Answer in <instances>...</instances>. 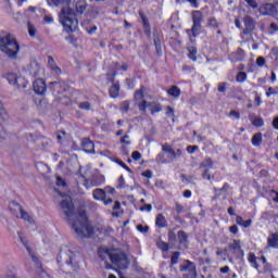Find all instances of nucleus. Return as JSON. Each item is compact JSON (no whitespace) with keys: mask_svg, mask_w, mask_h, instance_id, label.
<instances>
[{"mask_svg":"<svg viewBox=\"0 0 278 278\" xmlns=\"http://www.w3.org/2000/svg\"><path fill=\"white\" fill-rule=\"evenodd\" d=\"M27 28H28V34H29L30 38H36V33H37L36 26L34 24H31V22H28Z\"/></svg>","mask_w":278,"mask_h":278,"instance_id":"nucleus-43","label":"nucleus"},{"mask_svg":"<svg viewBox=\"0 0 278 278\" xmlns=\"http://www.w3.org/2000/svg\"><path fill=\"white\" fill-rule=\"evenodd\" d=\"M139 16L142 21L143 29H144V35L147 38H151V24L149 23V17L144 15V12L139 11Z\"/></svg>","mask_w":278,"mask_h":278,"instance_id":"nucleus-19","label":"nucleus"},{"mask_svg":"<svg viewBox=\"0 0 278 278\" xmlns=\"http://www.w3.org/2000/svg\"><path fill=\"white\" fill-rule=\"evenodd\" d=\"M192 27L191 29H187V36L192 40V38H197L199 34H201V24L203 23V13L201 11H193L192 13Z\"/></svg>","mask_w":278,"mask_h":278,"instance_id":"nucleus-9","label":"nucleus"},{"mask_svg":"<svg viewBox=\"0 0 278 278\" xmlns=\"http://www.w3.org/2000/svg\"><path fill=\"white\" fill-rule=\"evenodd\" d=\"M248 262H250V264H253L254 268H260V265L257 264V256H255L254 253H249Z\"/></svg>","mask_w":278,"mask_h":278,"instance_id":"nucleus-40","label":"nucleus"},{"mask_svg":"<svg viewBox=\"0 0 278 278\" xmlns=\"http://www.w3.org/2000/svg\"><path fill=\"white\" fill-rule=\"evenodd\" d=\"M153 42L155 47V52L159 58H162L164 55V52L162 51V45L164 42V35L159 31L157 29L153 30Z\"/></svg>","mask_w":278,"mask_h":278,"instance_id":"nucleus-14","label":"nucleus"},{"mask_svg":"<svg viewBox=\"0 0 278 278\" xmlns=\"http://www.w3.org/2000/svg\"><path fill=\"white\" fill-rule=\"evenodd\" d=\"M157 249H160V251H162L163 253L168 252V249H170L169 244L163 240L159 241L156 243Z\"/></svg>","mask_w":278,"mask_h":278,"instance_id":"nucleus-39","label":"nucleus"},{"mask_svg":"<svg viewBox=\"0 0 278 278\" xmlns=\"http://www.w3.org/2000/svg\"><path fill=\"white\" fill-rule=\"evenodd\" d=\"M48 66L56 75H61L62 74V70L60 68V66H58V64L55 63V59H53V56H48Z\"/></svg>","mask_w":278,"mask_h":278,"instance_id":"nucleus-27","label":"nucleus"},{"mask_svg":"<svg viewBox=\"0 0 278 278\" xmlns=\"http://www.w3.org/2000/svg\"><path fill=\"white\" fill-rule=\"evenodd\" d=\"M146 92H147V87H144L143 85H141L140 88L135 91L134 101L135 103H137V105L138 103H142Z\"/></svg>","mask_w":278,"mask_h":278,"instance_id":"nucleus-21","label":"nucleus"},{"mask_svg":"<svg viewBox=\"0 0 278 278\" xmlns=\"http://www.w3.org/2000/svg\"><path fill=\"white\" fill-rule=\"evenodd\" d=\"M217 91L223 93L227 92V83H219L217 85Z\"/></svg>","mask_w":278,"mask_h":278,"instance_id":"nucleus-52","label":"nucleus"},{"mask_svg":"<svg viewBox=\"0 0 278 278\" xmlns=\"http://www.w3.org/2000/svg\"><path fill=\"white\" fill-rule=\"evenodd\" d=\"M251 123L254 127H264V118L262 117H254L251 119Z\"/></svg>","mask_w":278,"mask_h":278,"instance_id":"nucleus-45","label":"nucleus"},{"mask_svg":"<svg viewBox=\"0 0 278 278\" xmlns=\"http://www.w3.org/2000/svg\"><path fill=\"white\" fill-rule=\"evenodd\" d=\"M65 40H67V42H70L71 45H77V39L75 38V35H70L65 38Z\"/></svg>","mask_w":278,"mask_h":278,"instance_id":"nucleus-60","label":"nucleus"},{"mask_svg":"<svg viewBox=\"0 0 278 278\" xmlns=\"http://www.w3.org/2000/svg\"><path fill=\"white\" fill-rule=\"evenodd\" d=\"M165 111H166L165 114L167 116H175V109H173L172 106H166Z\"/></svg>","mask_w":278,"mask_h":278,"instance_id":"nucleus-59","label":"nucleus"},{"mask_svg":"<svg viewBox=\"0 0 278 278\" xmlns=\"http://www.w3.org/2000/svg\"><path fill=\"white\" fill-rule=\"evenodd\" d=\"M228 251L231 255H235V257H244L242 241L239 239H233L232 242L228 244Z\"/></svg>","mask_w":278,"mask_h":278,"instance_id":"nucleus-13","label":"nucleus"},{"mask_svg":"<svg viewBox=\"0 0 278 278\" xmlns=\"http://www.w3.org/2000/svg\"><path fill=\"white\" fill-rule=\"evenodd\" d=\"M262 141H263L262 132L254 134L251 139V143L253 147H262Z\"/></svg>","mask_w":278,"mask_h":278,"instance_id":"nucleus-30","label":"nucleus"},{"mask_svg":"<svg viewBox=\"0 0 278 278\" xmlns=\"http://www.w3.org/2000/svg\"><path fill=\"white\" fill-rule=\"evenodd\" d=\"M121 94V85L118 83H114L109 89V96L111 99H118Z\"/></svg>","mask_w":278,"mask_h":278,"instance_id":"nucleus-23","label":"nucleus"},{"mask_svg":"<svg viewBox=\"0 0 278 278\" xmlns=\"http://www.w3.org/2000/svg\"><path fill=\"white\" fill-rule=\"evenodd\" d=\"M267 245L269 247V249H278V232H273L267 238Z\"/></svg>","mask_w":278,"mask_h":278,"instance_id":"nucleus-25","label":"nucleus"},{"mask_svg":"<svg viewBox=\"0 0 278 278\" xmlns=\"http://www.w3.org/2000/svg\"><path fill=\"white\" fill-rule=\"evenodd\" d=\"M80 177L83 178V186L87 190H90V188H99V186L105 184V176L100 174L99 170H96L90 178H87L84 174H80Z\"/></svg>","mask_w":278,"mask_h":278,"instance_id":"nucleus-7","label":"nucleus"},{"mask_svg":"<svg viewBox=\"0 0 278 278\" xmlns=\"http://www.w3.org/2000/svg\"><path fill=\"white\" fill-rule=\"evenodd\" d=\"M237 81H239L240 84H242L243 81H247V73L239 72L237 74Z\"/></svg>","mask_w":278,"mask_h":278,"instance_id":"nucleus-49","label":"nucleus"},{"mask_svg":"<svg viewBox=\"0 0 278 278\" xmlns=\"http://www.w3.org/2000/svg\"><path fill=\"white\" fill-rule=\"evenodd\" d=\"M66 88L67 86L64 81H54L50 84V90L54 97H58V94H64V92H66Z\"/></svg>","mask_w":278,"mask_h":278,"instance_id":"nucleus-16","label":"nucleus"},{"mask_svg":"<svg viewBox=\"0 0 278 278\" xmlns=\"http://www.w3.org/2000/svg\"><path fill=\"white\" fill-rule=\"evenodd\" d=\"M278 2L274 3H265L261 5L260 12L263 16H273L274 18H278Z\"/></svg>","mask_w":278,"mask_h":278,"instance_id":"nucleus-12","label":"nucleus"},{"mask_svg":"<svg viewBox=\"0 0 278 278\" xmlns=\"http://www.w3.org/2000/svg\"><path fill=\"white\" fill-rule=\"evenodd\" d=\"M248 5L252 8L253 10H257V2L255 0H245Z\"/></svg>","mask_w":278,"mask_h":278,"instance_id":"nucleus-61","label":"nucleus"},{"mask_svg":"<svg viewBox=\"0 0 278 278\" xmlns=\"http://www.w3.org/2000/svg\"><path fill=\"white\" fill-rule=\"evenodd\" d=\"M260 262H262L263 264H265V273H268L271 270V266L270 264L268 263V261L266 260V256H261L260 258Z\"/></svg>","mask_w":278,"mask_h":278,"instance_id":"nucleus-47","label":"nucleus"},{"mask_svg":"<svg viewBox=\"0 0 278 278\" xmlns=\"http://www.w3.org/2000/svg\"><path fill=\"white\" fill-rule=\"evenodd\" d=\"M207 27H212L213 29H218L220 27V24L216 20V17H210L207 22Z\"/></svg>","mask_w":278,"mask_h":278,"instance_id":"nucleus-42","label":"nucleus"},{"mask_svg":"<svg viewBox=\"0 0 278 278\" xmlns=\"http://www.w3.org/2000/svg\"><path fill=\"white\" fill-rule=\"evenodd\" d=\"M60 206L61 210L64 211V215L68 222L73 218L71 227L79 238H90V236H94V228L88 223V214L86 211L75 213V204L71 199L61 201Z\"/></svg>","mask_w":278,"mask_h":278,"instance_id":"nucleus-1","label":"nucleus"},{"mask_svg":"<svg viewBox=\"0 0 278 278\" xmlns=\"http://www.w3.org/2000/svg\"><path fill=\"white\" fill-rule=\"evenodd\" d=\"M167 239H168L169 244H175L177 242V233H175V229L168 230Z\"/></svg>","mask_w":278,"mask_h":278,"instance_id":"nucleus-38","label":"nucleus"},{"mask_svg":"<svg viewBox=\"0 0 278 278\" xmlns=\"http://www.w3.org/2000/svg\"><path fill=\"white\" fill-rule=\"evenodd\" d=\"M17 236L22 242V244L25 247L26 251L29 253L33 262L36 264L37 268H39V277L40 278H51L49 276V274H47L45 271V269H42V263L40 262V260L38 258V256H36V254H34V251L31 250V248H29V243L25 240V238L23 237V232H17Z\"/></svg>","mask_w":278,"mask_h":278,"instance_id":"nucleus-8","label":"nucleus"},{"mask_svg":"<svg viewBox=\"0 0 278 278\" xmlns=\"http://www.w3.org/2000/svg\"><path fill=\"white\" fill-rule=\"evenodd\" d=\"M0 51L5 53L8 58L16 60L18 58V52L21 51V46L16 41V37L12 34H7L4 37H0Z\"/></svg>","mask_w":278,"mask_h":278,"instance_id":"nucleus-3","label":"nucleus"},{"mask_svg":"<svg viewBox=\"0 0 278 278\" xmlns=\"http://www.w3.org/2000/svg\"><path fill=\"white\" fill-rule=\"evenodd\" d=\"M137 108L141 114H147V108H149L152 116L162 112V103L157 101L148 102L147 100H143L137 104Z\"/></svg>","mask_w":278,"mask_h":278,"instance_id":"nucleus-10","label":"nucleus"},{"mask_svg":"<svg viewBox=\"0 0 278 278\" xmlns=\"http://www.w3.org/2000/svg\"><path fill=\"white\" fill-rule=\"evenodd\" d=\"M3 77H4V79H7V81H9L10 86H14L16 84V79H17L18 75H16L14 73H8Z\"/></svg>","mask_w":278,"mask_h":278,"instance_id":"nucleus-35","label":"nucleus"},{"mask_svg":"<svg viewBox=\"0 0 278 278\" xmlns=\"http://www.w3.org/2000/svg\"><path fill=\"white\" fill-rule=\"evenodd\" d=\"M167 94L172 99H179L181 97V89L177 85H173L167 89Z\"/></svg>","mask_w":278,"mask_h":278,"instance_id":"nucleus-24","label":"nucleus"},{"mask_svg":"<svg viewBox=\"0 0 278 278\" xmlns=\"http://www.w3.org/2000/svg\"><path fill=\"white\" fill-rule=\"evenodd\" d=\"M0 118L1 121H8V112H5V109H3V103L0 101ZM8 138V131L3 129V126L0 124V140H5Z\"/></svg>","mask_w":278,"mask_h":278,"instance_id":"nucleus-17","label":"nucleus"},{"mask_svg":"<svg viewBox=\"0 0 278 278\" xmlns=\"http://www.w3.org/2000/svg\"><path fill=\"white\" fill-rule=\"evenodd\" d=\"M202 177H203V179H207V181H211L212 175L210 174V169H204Z\"/></svg>","mask_w":278,"mask_h":278,"instance_id":"nucleus-58","label":"nucleus"},{"mask_svg":"<svg viewBox=\"0 0 278 278\" xmlns=\"http://www.w3.org/2000/svg\"><path fill=\"white\" fill-rule=\"evenodd\" d=\"M214 192H227L229 190V182H225L222 188H214Z\"/></svg>","mask_w":278,"mask_h":278,"instance_id":"nucleus-48","label":"nucleus"},{"mask_svg":"<svg viewBox=\"0 0 278 278\" xmlns=\"http://www.w3.org/2000/svg\"><path fill=\"white\" fill-rule=\"evenodd\" d=\"M181 256L180 252H174L170 257V264L172 266H175L176 264H179V257Z\"/></svg>","mask_w":278,"mask_h":278,"instance_id":"nucleus-46","label":"nucleus"},{"mask_svg":"<svg viewBox=\"0 0 278 278\" xmlns=\"http://www.w3.org/2000/svg\"><path fill=\"white\" fill-rule=\"evenodd\" d=\"M256 64L257 66H264V64H266V59H264V56H258L256 59Z\"/></svg>","mask_w":278,"mask_h":278,"instance_id":"nucleus-62","label":"nucleus"},{"mask_svg":"<svg viewBox=\"0 0 278 278\" xmlns=\"http://www.w3.org/2000/svg\"><path fill=\"white\" fill-rule=\"evenodd\" d=\"M200 168H204V169H211L214 168V161L212 160V157H205L204 161L200 164Z\"/></svg>","mask_w":278,"mask_h":278,"instance_id":"nucleus-32","label":"nucleus"},{"mask_svg":"<svg viewBox=\"0 0 278 278\" xmlns=\"http://www.w3.org/2000/svg\"><path fill=\"white\" fill-rule=\"evenodd\" d=\"M56 262L60 264L61 270H64L65 266H71L74 273L79 270V261H77V253L71 250H61L56 255Z\"/></svg>","mask_w":278,"mask_h":278,"instance_id":"nucleus-4","label":"nucleus"},{"mask_svg":"<svg viewBox=\"0 0 278 278\" xmlns=\"http://www.w3.org/2000/svg\"><path fill=\"white\" fill-rule=\"evenodd\" d=\"M118 190H122L123 188H125V177L121 176L117 179V187Z\"/></svg>","mask_w":278,"mask_h":278,"instance_id":"nucleus-53","label":"nucleus"},{"mask_svg":"<svg viewBox=\"0 0 278 278\" xmlns=\"http://www.w3.org/2000/svg\"><path fill=\"white\" fill-rule=\"evenodd\" d=\"M92 197L94 201H105V197H108V194H105V190L97 188L92 191Z\"/></svg>","mask_w":278,"mask_h":278,"instance_id":"nucleus-26","label":"nucleus"},{"mask_svg":"<svg viewBox=\"0 0 278 278\" xmlns=\"http://www.w3.org/2000/svg\"><path fill=\"white\" fill-rule=\"evenodd\" d=\"M269 31H270L271 34L277 33V31H278V25L275 24V23H271V24L269 25Z\"/></svg>","mask_w":278,"mask_h":278,"instance_id":"nucleus-63","label":"nucleus"},{"mask_svg":"<svg viewBox=\"0 0 278 278\" xmlns=\"http://www.w3.org/2000/svg\"><path fill=\"white\" fill-rule=\"evenodd\" d=\"M155 227H157V229H166V227H168V220H166L164 214L160 213L156 215Z\"/></svg>","mask_w":278,"mask_h":278,"instance_id":"nucleus-22","label":"nucleus"},{"mask_svg":"<svg viewBox=\"0 0 278 278\" xmlns=\"http://www.w3.org/2000/svg\"><path fill=\"white\" fill-rule=\"evenodd\" d=\"M177 240L179 244V249H188V233L184 230H179L177 232Z\"/></svg>","mask_w":278,"mask_h":278,"instance_id":"nucleus-20","label":"nucleus"},{"mask_svg":"<svg viewBox=\"0 0 278 278\" xmlns=\"http://www.w3.org/2000/svg\"><path fill=\"white\" fill-rule=\"evenodd\" d=\"M129 108H131V101L125 100L119 105V111L127 114L129 112Z\"/></svg>","mask_w":278,"mask_h":278,"instance_id":"nucleus-37","label":"nucleus"},{"mask_svg":"<svg viewBox=\"0 0 278 278\" xmlns=\"http://www.w3.org/2000/svg\"><path fill=\"white\" fill-rule=\"evenodd\" d=\"M78 109L84 110L85 112H90V110H92V104L89 101L80 102Z\"/></svg>","mask_w":278,"mask_h":278,"instance_id":"nucleus-41","label":"nucleus"},{"mask_svg":"<svg viewBox=\"0 0 278 278\" xmlns=\"http://www.w3.org/2000/svg\"><path fill=\"white\" fill-rule=\"evenodd\" d=\"M195 151H199V146H188L187 147V152L192 155Z\"/></svg>","mask_w":278,"mask_h":278,"instance_id":"nucleus-57","label":"nucleus"},{"mask_svg":"<svg viewBox=\"0 0 278 278\" xmlns=\"http://www.w3.org/2000/svg\"><path fill=\"white\" fill-rule=\"evenodd\" d=\"M103 190H104L105 194H112V195L116 194V189L112 186H106V187H104Z\"/></svg>","mask_w":278,"mask_h":278,"instance_id":"nucleus-51","label":"nucleus"},{"mask_svg":"<svg viewBox=\"0 0 278 278\" xmlns=\"http://www.w3.org/2000/svg\"><path fill=\"white\" fill-rule=\"evenodd\" d=\"M131 157L132 160H135V162H140V160L142 159V154L139 151H134Z\"/></svg>","mask_w":278,"mask_h":278,"instance_id":"nucleus-54","label":"nucleus"},{"mask_svg":"<svg viewBox=\"0 0 278 278\" xmlns=\"http://www.w3.org/2000/svg\"><path fill=\"white\" fill-rule=\"evenodd\" d=\"M81 147H83V149H85L89 153L91 151H94V143L90 140V138L83 139Z\"/></svg>","mask_w":278,"mask_h":278,"instance_id":"nucleus-29","label":"nucleus"},{"mask_svg":"<svg viewBox=\"0 0 278 278\" xmlns=\"http://www.w3.org/2000/svg\"><path fill=\"white\" fill-rule=\"evenodd\" d=\"M180 273H187L190 275H197V264L190 260H185L184 264L179 266Z\"/></svg>","mask_w":278,"mask_h":278,"instance_id":"nucleus-15","label":"nucleus"},{"mask_svg":"<svg viewBox=\"0 0 278 278\" xmlns=\"http://www.w3.org/2000/svg\"><path fill=\"white\" fill-rule=\"evenodd\" d=\"M162 151L164 153H167V159L164 156V153H159L156 156L157 162L161 164H173L177 157H181L184 155V152L181 149H177L176 151L170 146H163Z\"/></svg>","mask_w":278,"mask_h":278,"instance_id":"nucleus-6","label":"nucleus"},{"mask_svg":"<svg viewBox=\"0 0 278 278\" xmlns=\"http://www.w3.org/2000/svg\"><path fill=\"white\" fill-rule=\"evenodd\" d=\"M112 162L124 168V170H126L127 173H132L131 168L127 166V164H125V162H123L121 159L113 157Z\"/></svg>","mask_w":278,"mask_h":278,"instance_id":"nucleus-36","label":"nucleus"},{"mask_svg":"<svg viewBox=\"0 0 278 278\" xmlns=\"http://www.w3.org/2000/svg\"><path fill=\"white\" fill-rule=\"evenodd\" d=\"M228 231L232 233V236H238L240 233V228L237 225H232L228 228Z\"/></svg>","mask_w":278,"mask_h":278,"instance_id":"nucleus-50","label":"nucleus"},{"mask_svg":"<svg viewBox=\"0 0 278 278\" xmlns=\"http://www.w3.org/2000/svg\"><path fill=\"white\" fill-rule=\"evenodd\" d=\"M9 208L16 218H22L23 220H27L28 223H33L34 218L30 217L29 213L25 212L23 206L18 204V202L12 201L9 203Z\"/></svg>","mask_w":278,"mask_h":278,"instance_id":"nucleus-11","label":"nucleus"},{"mask_svg":"<svg viewBox=\"0 0 278 278\" xmlns=\"http://www.w3.org/2000/svg\"><path fill=\"white\" fill-rule=\"evenodd\" d=\"M48 5L60 8V5H67L68 0H47Z\"/></svg>","mask_w":278,"mask_h":278,"instance_id":"nucleus-34","label":"nucleus"},{"mask_svg":"<svg viewBox=\"0 0 278 278\" xmlns=\"http://www.w3.org/2000/svg\"><path fill=\"white\" fill-rule=\"evenodd\" d=\"M98 253L101 260H103V253L108 255L113 266H116V268H119L121 270H126V268L129 267V258L123 251L100 247Z\"/></svg>","mask_w":278,"mask_h":278,"instance_id":"nucleus-2","label":"nucleus"},{"mask_svg":"<svg viewBox=\"0 0 278 278\" xmlns=\"http://www.w3.org/2000/svg\"><path fill=\"white\" fill-rule=\"evenodd\" d=\"M188 51H189V53H188L189 60H191L192 62H197V60H198L197 53H199V51L197 50V47L191 46L188 48Z\"/></svg>","mask_w":278,"mask_h":278,"instance_id":"nucleus-33","label":"nucleus"},{"mask_svg":"<svg viewBox=\"0 0 278 278\" xmlns=\"http://www.w3.org/2000/svg\"><path fill=\"white\" fill-rule=\"evenodd\" d=\"M33 88L36 94H45L47 92V83L42 78H37L33 83Z\"/></svg>","mask_w":278,"mask_h":278,"instance_id":"nucleus-18","label":"nucleus"},{"mask_svg":"<svg viewBox=\"0 0 278 278\" xmlns=\"http://www.w3.org/2000/svg\"><path fill=\"white\" fill-rule=\"evenodd\" d=\"M229 116H233V117L237 118V121H239V118H240V112H238V111H236V110H231V111L229 112Z\"/></svg>","mask_w":278,"mask_h":278,"instance_id":"nucleus-64","label":"nucleus"},{"mask_svg":"<svg viewBox=\"0 0 278 278\" xmlns=\"http://www.w3.org/2000/svg\"><path fill=\"white\" fill-rule=\"evenodd\" d=\"M236 223L240 227H244V229H249V227H251V225H253V219L244 220V218H242V216L237 215Z\"/></svg>","mask_w":278,"mask_h":278,"instance_id":"nucleus-28","label":"nucleus"},{"mask_svg":"<svg viewBox=\"0 0 278 278\" xmlns=\"http://www.w3.org/2000/svg\"><path fill=\"white\" fill-rule=\"evenodd\" d=\"M59 21L66 34H73V31L79 27V21H77V17L71 11L66 12L65 10H62L61 14L59 15Z\"/></svg>","mask_w":278,"mask_h":278,"instance_id":"nucleus-5","label":"nucleus"},{"mask_svg":"<svg viewBox=\"0 0 278 278\" xmlns=\"http://www.w3.org/2000/svg\"><path fill=\"white\" fill-rule=\"evenodd\" d=\"M87 4L86 2H77L76 3V12L77 14H84L86 12Z\"/></svg>","mask_w":278,"mask_h":278,"instance_id":"nucleus-44","label":"nucleus"},{"mask_svg":"<svg viewBox=\"0 0 278 278\" xmlns=\"http://www.w3.org/2000/svg\"><path fill=\"white\" fill-rule=\"evenodd\" d=\"M137 229L140 233H149V226L138 225Z\"/></svg>","mask_w":278,"mask_h":278,"instance_id":"nucleus-56","label":"nucleus"},{"mask_svg":"<svg viewBox=\"0 0 278 278\" xmlns=\"http://www.w3.org/2000/svg\"><path fill=\"white\" fill-rule=\"evenodd\" d=\"M27 84L29 83L27 81V79H25V77L17 76L13 86H15L16 88H27Z\"/></svg>","mask_w":278,"mask_h":278,"instance_id":"nucleus-31","label":"nucleus"},{"mask_svg":"<svg viewBox=\"0 0 278 278\" xmlns=\"http://www.w3.org/2000/svg\"><path fill=\"white\" fill-rule=\"evenodd\" d=\"M56 186H61L62 188H66V180H64V178L58 176L56 177Z\"/></svg>","mask_w":278,"mask_h":278,"instance_id":"nucleus-55","label":"nucleus"}]
</instances>
